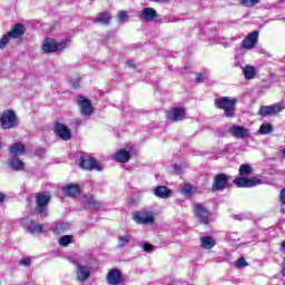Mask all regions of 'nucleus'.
Listing matches in <instances>:
<instances>
[{"label":"nucleus","mask_w":285,"mask_h":285,"mask_svg":"<svg viewBox=\"0 0 285 285\" xmlns=\"http://www.w3.org/2000/svg\"><path fill=\"white\" fill-rule=\"evenodd\" d=\"M279 202L285 206V188H283L279 193Z\"/></svg>","instance_id":"obj_39"},{"label":"nucleus","mask_w":285,"mask_h":285,"mask_svg":"<svg viewBox=\"0 0 285 285\" xmlns=\"http://www.w3.org/2000/svg\"><path fill=\"white\" fill-rule=\"evenodd\" d=\"M140 19L142 21H155V19H157V11L150 7L144 8L140 13Z\"/></svg>","instance_id":"obj_20"},{"label":"nucleus","mask_w":285,"mask_h":285,"mask_svg":"<svg viewBox=\"0 0 285 285\" xmlns=\"http://www.w3.org/2000/svg\"><path fill=\"white\" fill-rule=\"evenodd\" d=\"M238 175H240V177L234 179V184L237 188H255V186H261L262 184V178L249 177V175H253V166L248 164L240 165Z\"/></svg>","instance_id":"obj_1"},{"label":"nucleus","mask_w":285,"mask_h":285,"mask_svg":"<svg viewBox=\"0 0 285 285\" xmlns=\"http://www.w3.org/2000/svg\"><path fill=\"white\" fill-rule=\"evenodd\" d=\"M196 83H204V73L197 72L195 78Z\"/></svg>","instance_id":"obj_38"},{"label":"nucleus","mask_w":285,"mask_h":285,"mask_svg":"<svg viewBox=\"0 0 285 285\" xmlns=\"http://www.w3.org/2000/svg\"><path fill=\"white\" fill-rule=\"evenodd\" d=\"M259 135H271L273 132V125L271 124H263L258 129Z\"/></svg>","instance_id":"obj_30"},{"label":"nucleus","mask_w":285,"mask_h":285,"mask_svg":"<svg viewBox=\"0 0 285 285\" xmlns=\"http://www.w3.org/2000/svg\"><path fill=\"white\" fill-rule=\"evenodd\" d=\"M3 150V144H2V140L0 138V151Z\"/></svg>","instance_id":"obj_46"},{"label":"nucleus","mask_w":285,"mask_h":285,"mask_svg":"<svg viewBox=\"0 0 285 285\" xmlns=\"http://www.w3.org/2000/svg\"><path fill=\"white\" fill-rule=\"evenodd\" d=\"M52 196L48 191L36 194V213L40 217H48V205L50 204Z\"/></svg>","instance_id":"obj_5"},{"label":"nucleus","mask_w":285,"mask_h":285,"mask_svg":"<svg viewBox=\"0 0 285 285\" xmlns=\"http://www.w3.org/2000/svg\"><path fill=\"white\" fill-rule=\"evenodd\" d=\"M226 188H228V175L225 173L216 174L212 184V191L219 193Z\"/></svg>","instance_id":"obj_11"},{"label":"nucleus","mask_w":285,"mask_h":285,"mask_svg":"<svg viewBox=\"0 0 285 285\" xmlns=\"http://www.w3.org/2000/svg\"><path fill=\"white\" fill-rule=\"evenodd\" d=\"M9 153L16 157H19V155H26V145L22 142H14L10 146Z\"/></svg>","instance_id":"obj_23"},{"label":"nucleus","mask_w":285,"mask_h":285,"mask_svg":"<svg viewBox=\"0 0 285 285\" xmlns=\"http://www.w3.org/2000/svg\"><path fill=\"white\" fill-rule=\"evenodd\" d=\"M217 242L214 240L210 236H204L200 238V246L206 250H210V248H215Z\"/></svg>","instance_id":"obj_25"},{"label":"nucleus","mask_w":285,"mask_h":285,"mask_svg":"<svg viewBox=\"0 0 285 285\" xmlns=\"http://www.w3.org/2000/svg\"><path fill=\"white\" fill-rule=\"evenodd\" d=\"M239 3L245 8H255L259 3V0H239Z\"/></svg>","instance_id":"obj_33"},{"label":"nucleus","mask_w":285,"mask_h":285,"mask_svg":"<svg viewBox=\"0 0 285 285\" xmlns=\"http://www.w3.org/2000/svg\"><path fill=\"white\" fill-rule=\"evenodd\" d=\"M228 132L233 135L236 139H246V137L250 136L248 129L242 126H232L228 129Z\"/></svg>","instance_id":"obj_16"},{"label":"nucleus","mask_w":285,"mask_h":285,"mask_svg":"<svg viewBox=\"0 0 285 285\" xmlns=\"http://www.w3.org/2000/svg\"><path fill=\"white\" fill-rule=\"evenodd\" d=\"M235 266H236L237 268H246V266H248V262L246 261V258L239 257V258L235 262Z\"/></svg>","instance_id":"obj_35"},{"label":"nucleus","mask_w":285,"mask_h":285,"mask_svg":"<svg viewBox=\"0 0 285 285\" xmlns=\"http://www.w3.org/2000/svg\"><path fill=\"white\" fill-rule=\"evenodd\" d=\"M193 215L202 226H208L210 224V212L202 203H195L193 205Z\"/></svg>","instance_id":"obj_7"},{"label":"nucleus","mask_w":285,"mask_h":285,"mask_svg":"<svg viewBox=\"0 0 285 285\" xmlns=\"http://www.w3.org/2000/svg\"><path fill=\"white\" fill-rule=\"evenodd\" d=\"M126 65L128 66V68H132L135 70V68H137V65H135V61L132 60H127Z\"/></svg>","instance_id":"obj_43"},{"label":"nucleus","mask_w":285,"mask_h":285,"mask_svg":"<svg viewBox=\"0 0 285 285\" xmlns=\"http://www.w3.org/2000/svg\"><path fill=\"white\" fill-rule=\"evenodd\" d=\"M35 154L37 155V157H41V155H46V149L37 148Z\"/></svg>","instance_id":"obj_41"},{"label":"nucleus","mask_w":285,"mask_h":285,"mask_svg":"<svg viewBox=\"0 0 285 285\" xmlns=\"http://www.w3.org/2000/svg\"><path fill=\"white\" fill-rule=\"evenodd\" d=\"M79 167L82 170H97V173H101L104 167L99 164V160L95 157L80 156L79 158Z\"/></svg>","instance_id":"obj_8"},{"label":"nucleus","mask_w":285,"mask_h":285,"mask_svg":"<svg viewBox=\"0 0 285 285\" xmlns=\"http://www.w3.org/2000/svg\"><path fill=\"white\" fill-rule=\"evenodd\" d=\"M6 202V194L0 193V204H3Z\"/></svg>","instance_id":"obj_44"},{"label":"nucleus","mask_w":285,"mask_h":285,"mask_svg":"<svg viewBox=\"0 0 285 285\" xmlns=\"http://www.w3.org/2000/svg\"><path fill=\"white\" fill-rule=\"evenodd\" d=\"M66 228L63 225H61V229Z\"/></svg>","instance_id":"obj_47"},{"label":"nucleus","mask_w":285,"mask_h":285,"mask_svg":"<svg viewBox=\"0 0 285 285\" xmlns=\"http://www.w3.org/2000/svg\"><path fill=\"white\" fill-rule=\"evenodd\" d=\"M284 104L276 102L271 106H262L258 109L259 117L266 118V117H274L275 115H279L284 110Z\"/></svg>","instance_id":"obj_9"},{"label":"nucleus","mask_w":285,"mask_h":285,"mask_svg":"<svg viewBox=\"0 0 285 285\" xmlns=\"http://www.w3.org/2000/svg\"><path fill=\"white\" fill-rule=\"evenodd\" d=\"M128 12H126V11H119L118 12V21H121V22H124V21H128Z\"/></svg>","instance_id":"obj_37"},{"label":"nucleus","mask_w":285,"mask_h":285,"mask_svg":"<svg viewBox=\"0 0 285 285\" xmlns=\"http://www.w3.org/2000/svg\"><path fill=\"white\" fill-rule=\"evenodd\" d=\"M32 264V259L30 257H23L19 261L20 266H30Z\"/></svg>","instance_id":"obj_36"},{"label":"nucleus","mask_w":285,"mask_h":285,"mask_svg":"<svg viewBox=\"0 0 285 285\" xmlns=\"http://www.w3.org/2000/svg\"><path fill=\"white\" fill-rule=\"evenodd\" d=\"M135 224L140 226H153L155 224V212L148 209H139L131 213Z\"/></svg>","instance_id":"obj_4"},{"label":"nucleus","mask_w":285,"mask_h":285,"mask_svg":"<svg viewBox=\"0 0 285 285\" xmlns=\"http://www.w3.org/2000/svg\"><path fill=\"white\" fill-rule=\"evenodd\" d=\"M78 106L80 107L81 115L85 117H90L92 115V104L90 102V99L85 98L83 96H79Z\"/></svg>","instance_id":"obj_15"},{"label":"nucleus","mask_w":285,"mask_h":285,"mask_svg":"<svg viewBox=\"0 0 285 285\" xmlns=\"http://www.w3.org/2000/svg\"><path fill=\"white\" fill-rule=\"evenodd\" d=\"M26 35V24L18 22L10 28V31L3 35L0 39V50H3L8 43H10V39H20Z\"/></svg>","instance_id":"obj_2"},{"label":"nucleus","mask_w":285,"mask_h":285,"mask_svg":"<svg viewBox=\"0 0 285 285\" xmlns=\"http://www.w3.org/2000/svg\"><path fill=\"white\" fill-rule=\"evenodd\" d=\"M282 213H285V210L283 209Z\"/></svg>","instance_id":"obj_48"},{"label":"nucleus","mask_w":285,"mask_h":285,"mask_svg":"<svg viewBox=\"0 0 285 285\" xmlns=\"http://www.w3.org/2000/svg\"><path fill=\"white\" fill-rule=\"evenodd\" d=\"M258 41L259 31L254 30L253 32L248 33L242 41V48H244V50H253V48L257 47Z\"/></svg>","instance_id":"obj_13"},{"label":"nucleus","mask_w":285,"mask_h":285,"mask_svg":"<svg viewBox=\"0 0 285 285\" xmlns=\"http://www.w3.org/2000/svg\"><path fill=\"white\" fill-rule=\"evenodd\" d=\"M42 50L46 53L57 52L59 50V45L52 38H47L42 43Z\"/></svg>","instance_id":"obj_18"},{"label":"nucleus","mask_w":285,"mask_h":285,"mask_svg":"<svg viewBox=\"0 0 285 285\" xmlns=\"http://www.w3.org/2000/svg\"><path fill=\"white\" fill-rule=\"evenodd\" d=\"M215 101L217 102L216 108L224 110L225 117L228 119L235 117V111L237 110V98L222 97Z\"/></svg>","instance_id":"obj_3"},{"label":"nucleus","mask_w":285,"mask_h":285,"mask_svg":"<svg viewBox=\"0 0 285 285\" xmlns=\"http://www.w3.org/2000/svg\"><path fill=\"white\" fill-rule=\"evenodd\" d=\"M86 204L90 206V208H95L96 210H99L101 208V204L99 200L95 199L94 196H89L86 200Z\"/></svg>","instance_id":"obj_29"},{"label":"nucleus","mask_w":285,"mask_h":285,"mask_svg":"<svg viewBox=\"0 0 285 285\" xmlns=\"http://www.w3.org/2000/svg\"><path fill=\"white\" fill-rule=\"evenodd\" d=\"M27 230H29V233H31L32 235L37 233L41 234L43 233V224L35 223L33 220H31V225L27 227Z\"/></svg>","instance_id":"obj_28"},{"label":"nucleus","mask_w":285,"mask_h":285,"mask_svg":"<svg viewBox=\"0 0 285 285\" xmlns=\"http://www.w3.org/2000/svg\"><path fill=\"white\" fill-rule=\"evenodd\" d=\"M0 126L2 130H10L19 126V118L17 112L12 109H7L0 114Z\"/></svg>","instance_id":"obj_6"},{"label":"nucleus","mask_w":285,"mask_h":285,"mask_svg":"<svg viewBox=\"0 0 285 285\" xmlns=\"http://www.w3.org/2000/svg\"><path fill=\"white\" fill-rule=\"evenodd\" d=\"M9 167L11 168V170H14L16 173L26 170V164L22 160H20V158L17 156H13L9 159Z\"/></svg>","instance_id":"obj_19"},{"label":"nucleus","mask_w":285,"mask_h":285,"mask_svg":"<svg viewBox=\"0 0 285 285\" xmlns=\"http://www.w3.org/2000/svg\"><path fill=\"white\" fill-rule=\"evenodd\" d=\"M69 244H72V236H70V235H65V236H61V237L59 238V245H60V246L66 247V246H68Z\"/></svg>","instance_id":"obj_34"},{"label":"nucleus","mask_w":285,"mask_h":285,"mask_svg":"<svg viewBox=\"0 0 285 285\" xmlns=\"http://www.w3.org/2000/svg\"><path fill=\"white\" fill-rule=\"evenodd\" d=\"M53 132L57 137L62 139V141H70V139H72V131L70 128L59 121L53 124Z\"/></svg>","instance_id":"obj_12"},{"label":"nucleus","mask_w":285,"mask_h":285,"mask_svg":"<svg viewBox=\"0 0 285 285\" xmlns=\"http://www.w3.org/2000/svg\"><path fill=\"white\" fill-rule=\"evenodd\" d=\"M63 195H66V197H79V195H81V187H79V185L77 184H69L66 185L61 188Z\"/></svg>","instance_id":"obj_17"},{"label":"nucleus","mask_w":285,"mask_h":285,"mask_svg":"<svg viewBox=\"0 0 285 285\" xmlns=\"http://www.w3.org/2000/svg\"><path fill=\"white\" fill-rule=\"evenodd\" d=\"M78 282H86L90 277V271L86 267V265H79L77 269Z\"/></svg>","instance_id":"obj_24"},{"label":"nucleus","mask_w":285,"mask_h":285,"mask_svg":"<svg viewBox=\"0 0 285 285\" xmlns=\"http://www.w3.org/2000/svg\"><path fill=\"white\" fill-rule=\"evenodd\" d=\"M110 13L108 12H100L94 20V23H104V26H108L110 23Z\"/></svg>","instance_id":"obj_27"},{"label":"nucleus","mask_w":285,"mask_h":285,"mask_svg":"<svg viewBox=\"0 0 285 285\" xmlns=\"http://www.w3.org/2000/svg\"><path fill=\"white\" fill-rule=\"evenodd\" d=\"M243 72L245 75V79H255V75H257V68H255V66L246 65L243 69Z\"/></svg>","instance_id":"obj_26"},{"label":"nucleus","mask_w":285,"mask_h":285,"mask_svg":"<svg viewBox=\"0 0 285 285\" xmlns=\"http://www.w3.org/2000/svg\"><path fill=\"white\" fill-rule=\"evenodd\" d=\"M144 250L146 253H150V250H153V244L150 243H145L144 246H142Z\"/></svg>","instance_id":"obj_40"},{"label":"nucleus","mask_w":285,"mask_h":285,"mask_svg":"<svg viewBox=\"0 0 285 285\" xmlns=\"http://www.w3.org/2000/svg\"><path fill=\"white\" fill-rule=\"evenodd\" d=\"M154 195L159 197V199H168L173 195V190L166 186H158L154 189Z\"/></svg>","instance_id":"obj_22"},{"label":"nucleus","mask_w":285,"mask_h":285,"mask_svg":"<svg viewBox=\"0 0 285 285\" xmlns=\"http://www.w3.org/2000/svg\"><path fill=\"white\" fill-rule=\"evenodd\" d=\"M106 279L109 285H119L124 282V274L119 268H112L108 271Z\"/></svg>","instance_id":"obj_14"},{"label":"nucleus","mask_w":285,"mask_h":285,"mask_svg":"<svg viewBox=\"0 0 285 285\" xmlns=\"http://www.w3.org/2000/svg\"><path fill=\"white\" fill-rule=\"evenodd\" d=\"M166 119L173 124L177 121H184L186 119V108L184 107H173L165 112Z\"/></svg>","instance_id":"obj_10"},{"label":"nucleus","mask_w":285,"mask_h":285,"mask_svg":"<svg viewBox=\"0 0 285 285\" xmlns=\"http://www.w3.org/2000/svg\"><path fill=\"white\" fill-rule=\"evenodd\" d=\"M153 1L154 3H166V1H170V0H149Z\"/></svg>","instance_id":"obj_45"},{"label":"nucleus","mask_w":285,"mask_h":285,"mask_svg":"<svg viewBox=\"0 0 285 285\" xmlns=\"http://www.w3.org/2000/svg\"><path fill=\"white\" fill-rule=\"evenodd\" d=\"M118 242H119L118 246L120 248H124V247L128 246V244H130V236H128V235L119 236Z\"/></svg>","instance_id":"obj_32"},{"label":"nucleus","mask_w":285,"mask_h":285,"mask_svg":"<svg viewBox=\"0 0 285 285\" xmlns=\"http://www.w3.org/2000/svg\"><path fill=\"white\" fill-rule=\"evenodd\" d=\"M130 151L127 149H119L114 156L115 160L119 164H128V161H130Z\"/></svg>","instance_id":"obj_21"},{"label":"nucleus","mask_w":285,"mask_h":285,"mask_svg":"<svg viewBox=\"0 0 285 285\" xmlns=\"http://www.w3.org/2000/svg\"><path fill=\"white\" fill-rule=\"evenodd\" d=\"M80 81H81V79L71 80L70 85L72 86V88L77 89V88H79Z\"/></svg>","instance_id":"obj_42"},{"label":"nucleus","mask_w":285,"mask_h":285,"mask_svg":"<svg viewBox=\"0 0 285 285\" xmlns=\"http://www.w3.org/2000/svg\"><path fill=\"white\" fill-rule=\"evenodd\" d=\"M197 193V188L193 185H185L183 187V195H188L190 197L191 195H195Z\"/></svg>","instance_id":"obj_31"}]
</instances>
